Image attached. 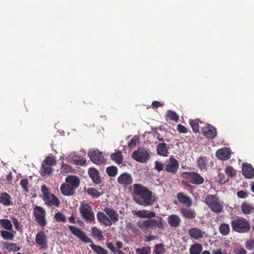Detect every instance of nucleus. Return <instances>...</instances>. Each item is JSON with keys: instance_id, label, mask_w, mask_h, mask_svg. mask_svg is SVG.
<instances>
[{"instance_id": "obj_1", "label": "nucleus", "mask_w": 254, "mask_h": 254, "mask_svg": "<svg viewBox=\"0 0 254 254\" xmlns=\"http://www.w3.org/2000/svg\"><path fill=\"white\" fill-rule=\"evenodd\" d=\"M133 199L139 205L148 206L154 202L152 192L141 185H133Z\"/></svg>"}, {"instance_id": "obj_2", "label": "nucleus", "mask_w": 254, "mask_h": 254, "mask_svg": "<svg viewBox=\"0 0 254 254\" xmlns=\"http://www.w3.org/2000/svg\"><path fill=\"white\" fill-rule=\"evenodd\" d=\"M68 227L71 233L77 237L82 242L90 244L91 249L98 254H108V251L100 246L94 245L92 241L85 234V233L75 226L68 225Z\"/></svg>"}, {"instance_id": "obj_3", "label": "nucleus", "mask_w": 254, "mask_h": 254, "mask_svg": "<svg viewBox=\"0 0 254 254\" xmlns=\"http://www.w3.org/2000/svg\"><path fill=\"white\" fill-rule=\"evenodd\" d=\"M205 202L211 210L216 213H219L223 210V202L215 195H208Z\"/></svg>"}, {"instance_id": "obj_4", "label": "nucleus", "mask_w": 254, "mask_h": 254, "mask_svg": "<svg viewBox=\"0 0 254 254\" xmlns=\"http://www.w3.org/2000/svg\"><path fill=\"white\" fill-rule=\"evenodd\" d=\"M79 210L83 218L89 222L94 220V212L88 203H82Z\"/></svg>"}, {"instance_id": "obj_5", "label": "nucleus", "mask_w": 254, "mask_h": 254, "mask_svg": "<svg viewBox=\"0 0 254 254\" xmlns=\"http://www.w3.org/2000/svg\"><path fill=\"white\" fill-rule=\"evenodd\" d=\"M132 158L140 163L147 162L150 158L149 152L144 148H138L132 154Z\"/></svg>"}, {"instance_id": "obj_6", "label": "nucleus", "mask_w": 254, "mask_h": 254, "mask_svg": "<svg viewBox=\"0 0 254 254\" xmlns=\"http://www.w3.org/2000/svg\"><path fill=\"white\" fill-rule=\"evenodd\" d=\"M233 229L239 233H245L248 231L250 226L248 222L244 219H236L232 221Z\"/></svg>"}, {"instance_id": "obj_7", "label": "nucleus", "mask_w": 254, "mask_h": 254, "mask_svg": "<svg viewBox=\"0 0 254 254\" xmlns=\"http://www.w3.org/2000/svg\"><path fill=\"white\" fill-rule=\"evenodd\" d=\"M33 213L35 218V221L42 227L47 225V221L45 218L46 211L41 206H36L34 208Z\"/></svg>"}, {"instance_id": "obj_8", "label": "nucleus", "mask_w": 254, "mask_h": 254, "mask_svg": "<svg viewBox=\"0 0 254 254\" xmlns=\"http://www.w3.org/2000/svg\"><path fill=\"white\" fill-rule=\"evenodd\" d=\"M88 154L90 160L96 164H102L106 161L102 152L98 150L90 149L88 152Z\"/></svg>"}, {"instance_id": "obj_9", "label": "nucleus", "mask_w": 254, "mask_h": 254, "mask_svg": "<svg viewBox=\"0 0 254 254\" xmlns=\"http://www.w3.org/2000/svg\"><path fill=\"white\" fill-rule=\"evenodd\" d=\"M35 242L40 249H46L48 245V237L43 231L38 232L35 236Z\"/></svg>"}, {"instance_id": "obj_10", "label": "nucleus", "mask_w": 254, "mask_h": 254, "mask_svg": "<svg viewBox=\"0 0 254 254\" xmlns=\"http://www.w3.org/2000/svg\"><path fill=\"white\" fill-rule=\"evenodd\" d=\"M181 175L183 178L193 184L199 185L202 184L204 182L203 178L199 174L196 173L183 172Z\"/></svg>"}, {"instance_id": "obj_11", "label": "nucleus", "mask_w": 254, "mask_h": 254, "mask_svg": "<svg viewBox=\"0 0 254 254\" xmlns=\"http://www.w3.org/2000/svg\"><path fill=\"white\" fill-rule=\"evenodd\" d=\"M179 162L172 156H170L169 161L166 165V170L169 173L173 174L177 172L179 168Z\"/></svg>"}, {"instance_id": "obj_12", "label": "nucleus", "mask_w": 254, "mask_h": 254, "mask_svg": "<svg viewBox=\"0 0 254 254\" xmlns=\"http://www.w3.org/2000/svg\"><path fill=\"white\" fill-rule=\"evenodd\" d=\"M117 181L120 184L124 186L130 185L133 182L131 176L127 173H124L120 175Z\"/></svg>"}, {"instance_id": "obj_13", "label": "nucleus", "mask_w": 254, "mask_h": 254, "mask_svg": "<svg viewBox=\"0 0 254 254\" xmlns=\"http://www.w3.org/2000/svg\"><path fill=\"white\" fill-rule=\"evenodd\" d=\"M45 204L49 206H58L60 205V201L58 198L54 194L51 193L50 194L43 197Z\"/></svg>"}, {"instance_id": "obj_14", "label": "nucleus", "mask_w": 254, "mask_h": 254, "mask_svg": "<svg viewBox=\"0 0 254 254\" xmlns=\"http://www.w3.org/2000/svg\"><path fill=\"white\" fill-rule=\"evenodd\" d=\"M216 155L217 157L222 160H225L230 158V149L227 147H224L218 150Z\"/></svg>"}, {"instance_id": "obj_15", "label": "nucleus", "mask_w": 254, "mask_h": 254, "mask_svg": "<svg viewBox=\"0 0 254 254\" xmlns=\"http://www.w3.org/2000/svg\"><path fill=\"white\" fill-rule=\"evenodd\" d=\"M202 132L205 136L208 138H213L217 134L216 128L210 125L204 127L202 128Z\"/></svg>"}, {"instance_id": "obj_16", "label": "nucleus", "mask_w": 254, "mask_h": 254, "mask_svg": "<svg viewBox=\"0 0 254 254\" xmlns=\"http://www.w3.org/2000/svg\"><path fill=\"white\" fill-rule=\"evenodd\" d=\"M133 214L139 218H152L155 217V213L154 211L147 210H134L133 211Z\"/></svg>"}, {"instance_id": "obj_17", "label": "nucleus", "mask_w": 254, "mask_h": 254, "mask_svg": "<svg viewBox=\"0 0 254 254\" xmlns=\"http://www.w3.org/2000/svg\"><path fill=\"white\" fill-rule=\"evenodd\" d=\"M242 172L243 174L246 178L251 179L254 177V169L250 164H243Z\"/></svg>"}, {"instance_id": "obj_18", "label": "nucleus", "mask_w": 254, "mask_h": 254, "mask_svg": "<svg viewBox=\"0 0 254 254\" xmlns=\"http://www.w3.org/2000/svg\"><path fill=\"white\" fill-rule=\"evenodd\" d=\"M75 189L73 188L69 184L66 183L63 184L60 187L61 192L64 195L66 196L72 195L75 191Z\"/></svg>"}, {"instance_id": "obj_19", "label": "nucleus", "mask_w": 254, "mask_h": 254, "mask_svg": "<svg viewBox=\"0 0 254 254\" xmlns=\"http://www.w3.org/2000/svg\"><path fill=\"white\" fill-rule=\"evenodd\" d=\"M104 211L111 220L112 223H115L119 220V215L117 212L113 208L106 207L104 209Z\"/></svg>"}, {"instance_id": "obj_20", "label": "nucleus", "mask_w": 254, "mask_h": 254, "mask_svg": "<svg viewBox=\"0 0 254 254\" xmlns=\"http://www.w3.org/2000/svg\"><path fill=\"white\" fill-rule=\"evenodd\" d=\"M164 229V223L162 218L156 219H149V229Z\"/></svg>"}, {"instance_id": "obj_21", "label": "nucleus", "mask_w": 254, "mask_h": 254, "mask_svg": "<svg viewBox=\"0 0 254 254\" xmlns=\"http://www.w3.org/2000/svg\"><path fill=\"white\" fill-rule=\"evenodd\" d=\"M65 182L75 189L79 187L80 183V181L77 177L71 175L68 176L65 178Z\"/></svg>"}, {"instance_id": "obj_22", "label": "nucleus", "mask_w": 254, "mask_h": 254, "mask_svg": "<svg viewBox=\"0 0 254 254\" xmlns=\"http://www.w3.org/2000/svg\"><path fill=\"white\" fill-rule=\"evenodd\" d=\"M97 217L98 221L106 226H109L112 225L111 220L109 219L106 214L102 212L97 213Z\"/></svg>"}, {"instance_id": "obj_23", "label": "nucleus", "mask_w": 254, "mask_h": 254, "mask_svg": "<svg viewBox=\"0 0 254 254\" xmlns=\"http://www.w3.org/2000/svg\"><path fill=\"white\" fill-rule=\"evenodd\" d=\"M157 152L158 155L162 156H168L169 155V151L165 143H160L157 146Z\"/></svg>"}, {"instance_id": "obj_24", "label": "nucleus", "mask_w": 254, "mask_h": 254, "mask_svg": "<svg viewBox=\"0 0 254 254\" xmlns=\"http://www.w3.org/2000/svg\"><path fill=\"white\" fill-rule=\"evenodd\" d=\"M168 222L173 227H178L181 221V218L176 215H171L168 217Z\"/></svg>"}, {"instance_id": "obj_25", "label": "nucleus", "mask_w": 254, "mask_h": 254, "mask_svg": "<svg viewBox=\"0 0 254 254\" xmlns=\"http://www.w3.org/2000/svg\"><path fill=\"white\" fill-rule=\"evenodd\" d=\"M88 174L93 182L96 184H99L100 182V178L99 176L97 170L94 168H90L88 170Z\"/></svg>"}, {"instance_id": "obj_26", "label": "nucleus", "mask_w": 254, "mask_h": 254, "mask_svg": "<svg viewBox=\"0 0 254 254\" xmlns=\"http://www.w3.org/2000/svg\"><path fill=\"white\" fill-rule=\"evenodd\" d=\"M189 233L190 237L195 240L199 239L203 236V233L202 231L196 228H193L190 229L189 230Z\"/></svg>"}, {"instance_id": "obj_27", "label": "nucleus", "mask_w": 254, "mask_h": 254, "mask_svg": "<svg viewBox=\"0 0 254 254\" xmlns=\"http://www.w3.org/2000/svg\"><path fill=\"white\" fill-rule=\"evenodd\" d=\"M180 212L185 218L188 219H192L196 215L194 210L188 208H182L180 209Z\"/></svg>"}, {"instance_id": "obj_28", "label": "nucleus", "mask_w": 254, "mask_h": 254, "mask_svg": "<svg viewBox=\"0 0 254 254\" xmlns=\"http://www.w3.org/2000/svg\"><path fill=\"white\" fill-rule=\"evenodd\" d=\"M177 198L178 200L188 206H190L192 204V202L189 197L185 195L183 193H179L177 194Z\"/></svg>"}, {"instance_id": "obj_29", "label": "nucleus", "mask_w": 254, "mask_h": 254, "mask_svg": "<svg viewBox=\"0 0 254 254\" xmlns=\"http://www.w3.org/2000/svg\"><path fill=\"white\" fill-rule=\"evenodd\" d=\"M85 191L88 195L94 198H97L102 195L101 192L93 188L85 189Z\"/></svg>"}, {"instance_id": "obj_30", "label": "nucleus", "mask_w": 254, "mask_h": 254, "mask_svg": "<svg viewBox=\"0 0 254 254\" xmlns=\"http://www.w3.org/2000/svg\"><path fill=\"white\" fill-rule=\"evenodd\" d=\"M202 250L201 245L195 243L192 245L190 249V254H200Z\"/></svg>"}, {"instance_id": "obj_31", "label": "nucleus", "mask_w": 254, "mask_h": 254, "mask_svg": "<svg viewBox=\"0 0 254 254\" xmlns=\"http://www.w3.org/2000/svg\"><path fill=\"white\" fill-rule=\"evenodd\" d=\"M111 159L117 164H120L123 161L122 153L121 151L118 150L115 153H113L111 155Z\"/></svg>"}, {"instance_id": "obj_32", "label": "nucleus", "mask_w": 254, "mask_h": 254, "mask_svg": "<svg viewBox=\"0 0 254 254\" xmlns=\"http://www.w3.org/2000/svg\"><path fill=\"white\" fill-rule=\"evenodd\" d=\"M53 169L51 166L47 165L44 163H42V168L41 169V174L42 176L49 175L52 172Z\"/></svg>"}, {"instance_id": "obj_33", "label": "nucleus", "mask_w": 254, "mask_h": 254, "mask_svg": "<svg viewBox=\"0 0 254 254\" xmlns=\"http://www.w3.org/2000/svg\"><path fill=\"white\" fill-rule=\"evenodd\" d=\"M10 197L6 192L2 193L0 195V202L4 205L8 206L10 204Z\"/></svg>"}, {"instance_id": "obj_34", "label": "nucleus", "mask_w": 254, "mask_h": 254, "mask_svg": "<svg viewBox=\"0 0 254 254\" xmlns=\"http://www.w3.org/2000/svg\"><path fill=\"white\" fill-rule=\"evenodd\" d=\"M137 226L142 231H146L149 229V219L143 220H140L137 223Z\"/></svg>"}, {"instance_id": "obj_35", "label": "nucleus", "mask_w": 254, "mask_h": 254, "mask_svg": "<svg viewBox=\"0 0 254 254\" xmlns=\"http://www.w3.org/2000/svg\"><path fill=\"white\" fill-rule=\"evenodd\" d=\"M91 230L92 235L94 237L96 238L99 241H102L104 240V237L101 230L96 227H93Z\"/></svg>"}, {"instance_id": "obj_36", "label": "nucleus", "mask_w": 254, "mask_h": 254, "mask_svg": "<svg viewBox=\"0 0 254 254\" xmlns=\"http://www.w3.org/2000/svg\"><path fill=\"white\" fill-rule=\"evenodd\" d=\"M242 212L246 214L250 213L254 210L253 207L249 203H243L241 206Z\"/></svg>"}, {"instance_id": "obj_37", "label": "nucleus", "mask_w": 254, "mask_h": 254, "mask_svg": "<svg viewBox=\"0 0 254 254\" xmlns=\"http://www.w3.org/2000/svg\"><path fill=\"white\" fill-rule=\"evenodd\" d=\"M0 225L4 229L10 230L12 228V222L8 219H0Z\"/></svg>"}, {"instance_id": "obj_38", "label": "nucleus", "mask_w": 254, "mask_h": 254, "mask_svg": "<svg viewBox=\"0 0 254 254\" xmlns=\"http://www.w3.org/2000/svg\"><path fill=\"white\" fill-rule=\"evenodd\" d=\"M219 231L223 235H227L230 232L229 225L226 224L221 225L219 227Z\"/></svg>"}, {"instance_id": "obj_39", "label": "nucleus", "mask_w": 254, "mask_h": 254, "mask_svg": "<svg viewBox=\"0 0 254 254\" xmlns=\"http://www.w3.org/2000/svg\"><path fill=\"white\" fill-rule=\"evenodd\" d=\"M0 234L4 240H12L14 238V234L11 232L5 230H1L0 231Z\"/></svg>"}, {"instance_id": "obj_40", "label": "nucleus", "mask_w": 254, "mask_h": 254, "mask_svg": "<svg viewBox=\"0 0 254 254\" xmlns=\"http://www.w3.org/2000/svg\"><path fill=\"white\" fill-rule=\"evenodd\" d=\"M206 158L204 157H199L197 160V166L201 169L203 170L206 169Z\"/></svg>"}, {"instance_id": "obj_41", "label": "nucleus", "mask_w": 254, "mask_h": 254, "mask_svg": "<svg viewBox=\"0 0 254 254\" xmlns=\"http://www.w3.org/2000/svg\"><path fill=\"white\" fill-rule=\"evenodd\" d=\"M137 254H151V249L149 247H144L135 250Z\"/></svg>"}, {"instance_id": "obj_42", "label": "nucleus", "mask_w": 254, "mask_h": 254, "mask_svg": "<svg viewBox=\"0 0 254 254\" xmlns=\"http://www.w3.org/2000/svg\"><path fill=\"white\" fill-rule=\"evenodd\" d=\"M106 172L109 176L114 177L117 174L118 169L115 166L108 167L106 169Z\"/></svg>"}, {"instance_id": "obj_43", "label": "nucleus", "mask_w": 254, "mask_h": 254, "mask_svg": "<svg viewBox=\"0 0 254 254\" xmlns=\"http://www.w3.org/2000/svg\"><path fill=\"white\" fill-rule=\"evenodd\" d=\"M163 245L161 244H157L155 246L153 250V254H162L164 252Z\"/></svg>"}, {"instance_id": "obj_44", "label": "nucleus", "mask_w": 254, "mask_h": 254, "mask_svg": "<svg viewBox=\"0 0 254 254\" xmlns=\"http://www.w3.org/2000/svg\"><path fill=\"white\" fill-rule=\"evenodd\" d=\"M6 249L9 251V252H16L20 250V248L19 247H18L17 244L15 243H11L9 244H8L6 247Z\"/></svg>"}, {"instance_id": "obj_45", "label": "nucleus", "mask_w": 254, "mask_h": 254, "mask_svg": "<svg viewBox=\"0 0 254 254\" xmlns=\"http://www.w3.org/2000/svg\"><path fill=\"white\" fill-rule=\"evenodd\" d=\"M43 163L52 166L56 164V161L54 157L48 156L46 158Z\"/></svg>"}, {"instance_id": "obj_46", "label": "nucleus", "mask_w": 254, "mask_h": 254, "mask_svg": "<svg viewBox=\"0 0 254 254\" xmlns=\"http://www.w3.org/2000/svg\"><path fill=\"white\" fill-rule=\"evenodd\" d=\"M198 120H190V124L191 126L192 129L193 131L195 132H197L198 131Z\"/></svg>"}, {"instance_id": "obj_47", "label": "nucleus", "mask_w": 254, "mask_h": 254, "mask_svg": "<svg viewBox=\"0 0 254 254\" xmlns=\"http://www.w3.org/2000/svg\"><path fill=\"white\" fill-rule=\"evenodd\" d=\"M54 218L57 221L64 222L66 221L65 216L60 212H58L54 215Z\"/></svg>"}, {"instance_id": "obj_48", "label": "nucleus", "mask_w": 254, "mask_h": 254, "mask_svg": "<svg viewBox=\"0 0 254 254\" xmlns=\"http://www.w3.org/2000/svg\"><path fill=\"white\" fill-rule=\"evenodd\" d=\"M167 116L170 118V119L177 122L179 119L178 115L173 111H168L167 112Z\"/></svg>"}, {"instance_id": "obj_49", "label": "nucleus", "mask_w": 254, "mask_h": 254, "mask_svg": "<svg viewBox=\"0 0 254 254\" xmlns=\"http://www.w3.org/2000/svg\"><path fill=\"white\" fill-rule=\"evenodd\" d=\"M138 142V137L134 136V137L131 138V139L130 140V141L129 142H128L127 146L129 148H133L137 144V143Z\"/></svg>"}, {"instance_id": "obj_50", "label": "nucleus", "mask_w": 254, "mask_h": 254, "mask_svg": "<svg viewBox=\"0 0 254 254\" xmlns=\"http://www.w3.org/2000/svg\"><path fill=\"white\" fill-rule=\"evenodd\" d=\"M72 170L71 166L67 164H63L61 168V171L64 173H71Z\"/></svg>"}, {"instance_id": "obj_51", "label": "nucleus", "mask_w": 254, "mask_h": 254, "mask_svg": "<svg viewBox=\"0 0 254 254\" xmlns=\"http://www.w3.org/2000/svg\"><path fill=\"white\" fill-rule=\"evenodd\" d=\"M225 172L228 176L231 177L234 176L236 173L234 169L230 166L227 167L225 168Z\"/></svg>"}, {"instance_id": "obj_52", "label": "nucleus", "mask_w": 254, "mask_h": 254, "mask_svg": "<svg viewBox=\"0 0 254 254\" xmlns=\"http://www.w3.org/2000/svg\"><path fill=\"white\" fill-rule=\"evenodd\" d=\"M234 254H246L247 252L243 248L240 247L235 248L233 251Z\"/></svg>"}, {"instance_id": "obj_53", "label": "nucleus", "mask_w": 254, "mask_h": 254, "mask_svg": "<svg viewBox=\"0 0 254 254\" xmlns=\"http://www.w3.org/2000/svg\"><path fill=\"white\" fill-rule=\"evenodd\" d=\"M127 227L129 229H131L133 231V232L136 234H139V229L137 228V227L134 224L131 223H128L127 225Z\"/></svg>"}, {"instance_id": "obj_54", "label": "nucleus", "mask_w": 254, "mask_h": 254, "mask_svg": "<svg viewBox=\"0 0 254 254\" xmlns=\"http://www.w3.org/2000/svg\"><path fill=\"white\" fill-rule=\"evenodd\" d=\"M177 129L178 131L181 133H187L188 129L184 126L180 124L177 126Z\"/></svg>"}, {"instance_id": "obj_55", "label": "nucleus", "mask_w": 254, "mask_h": 254, "mask_svg": "<svg viewBox=\"0 0 254 254\" xmlns=\"http://www.w3.org/2000/svg\"><path fill=\"white\" fill-rule=\"evenodd\" d=\"M41 191L43 194V197H45L51 194L48 188L45 185L42 186Z\"/></svg>"}, {"instance_id": "obj_56", "label": "nucleus", "mask_w": 254, "mask_h": 254, "mask_svg": "<svg viewBox=\"0 0 254 254\" xmlns=\"http://www.w3.org/2000/svg\"><path fill=\"white\" fill-rule=\"evenodd\" d=\"M11 221H11V222L13 223L15 228L17 230L20 231L21 230V228L19 226V223L18 220L16 218L13 217L11 219Z\"/></svg>"}, {"instance_id": "obj_57", "label": "nucleus", "mask_w": 254, "mask_h": 254, "mask_svg": "<svg viewBox=\"0 0 254 254\" xmlns=\"http://www.w3.org/2000/svg\"><path fill=\"white\" fill-rule=\"evenodd\" d=\"M154 168L158 171H161L164 168V165L162 163L156 161L155 162Z\"/></svg>"}, {"instance_id": "obj_58", "label": "nucleus", "mask_w": 254, "mask_h": 254, "mask_svg": "<svg viewBox=\"0 0 254 254\" xmlns=\"http://www.w3.org/2000/svg\"><path fill=\"white\" fill-rule=\"evenodd\" d=\"M28 181L26 179H22L20 182V185L22 186V187L24 189V190L28 191Z\"/></svg>"}, {"instance_id": "obj_59", "label": "nucleus", "mask_w": 254, "mask_h": 254, "mask_svg": "<svg viewBox=\"0 0 254 254\" xmlns=\"http://www.w3.org/2000/svg\"><path fill=\"white\" fill-rule=\"evenodd\" d=\"M246 247L248 250H252L254 249V241H248L246 244Z\"/></svg>"}, {"instance_id": "obj_60", "label": "nucleus", "mask_w": 254, "mask_h": 254, "mask_svg": "<svg viewBox=\"0 0 254 254\" xmlns=\"http://www.w3.org/2000/svg\"><path fill=\"white\" fill-rule=\"evenodd\" d=\"M237 194L239 198H246L248 196L247 192L243 190L238 191Z\"/></svg>"}, {"instance_id": "obj_61", "label": "nucleus", "mask_w": 254, "mask_h": 254, "mask_svg": "<svg viewBox=\"0 0 254 254\" xmlns=\"http://www.w3.org/2000/svg\"><path fill=\"white\" fill-rule=\"evenodd\" d=\"M74 162L75 164L79 165H84L86 163V160L84 159L75 160Z\"/></svg>"}, {"instance_id": "obj_62", "label": "nucleus", "mask_w": 254, "mask_h": 254, "mask_svg": "<svg viewBox=\"0 0 254 254\" xmlns=\"http://www.w3.org/2000/svg\"><path fill=\"white\" fill-rule=\"evenodd\" d=\"M107 248L110 249L112 252L116 253V249L112 243H108L107 244Z\"/></svg>"}, {"instance_id": "obj_63", "label": "nucleus", "mask_w": 254, "mask_h": 254, "mask_svg": "<svg viewBox=\"0 0 254 254\" xmlns=\"http://www.w3.org/2000/svg\"><path fill=\"white\" fill-rule=\"evenodd\" d=\"M162 106L163 104H162L160 102L156 101L153 102L152 103V106L153 108H158Z\"/></svg>"}, {"instance_id": "obj_64", "label": "nucleus", "mask_w": 254, "mask_h": 254, "mask_svg": "<svg viewBox=\"0 0 254 254\" xmlns=\"http://www.w3.org/2000/svg\"><path fill=\"white\" fill-rule=\"evenodd\" d=\"M212 254H222V251L219 249L214 251Z\"/></svg>"}]
</instances>
